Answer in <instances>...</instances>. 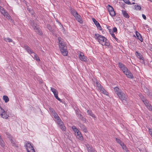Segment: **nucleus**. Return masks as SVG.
I'll return each instance as SVG.
<instances>
[{
  "label": "nucleus",
  "mask_w": 152,
  "mask_h": 152,
  "mask_svg": "<svg viewBox=\"0 0 152 152\" xmlns=\"http://www.w3.org/2000/svg\"><path fill=\"white\" fill-rule=\"evenodd\" d=\"M96 84L97 85V86L99 90H100L101 88L103 87L101 85V84L99 83H98L97 82L96 83Z\"/></svg>",
  "instance_id": "nucleus-40"
},
{
  "label": "nucleus",
  "mask_w": 152,
  "mask_h": 152,
  "mask_svg": "<svg viewBox=\"0 0 152 152\" xmlns=\"http://www.w3.org/2000/svg\"><path fill=\"white\" fill-rule=\"evenodd\" d=\"M140 62L142 63H145V61L144 59V58H141L140 59Z\"/></svg>",
  "instance_id": "nucleus-50"
},
{
  "label": "nucleus",
  "mask_w": 152,
  "mask_h": 152,
  "mask_svg": "<svg viewBox=\"0 0 152 152\" xmlns=\"http://www.w3.org/2000/svg\"><path fill=\"white\" fill-rule=\"evenodd\" d=\"M51 90L53 92V94H54L57 92V91L56 89L52 87H51Z\"/></svg>",
  "instance_id": "nucleus-42"
},
{
  "label": "nucleus",
  "mask_w": 152,
  "mask_h": 152,
  "mask_svg": "<svg viewBox=\"0 0 152 152\" xmlns=\"http://www.w3.org/2000/svg\"><path fill=\"white\" fill-rule=\"evenodd\" d=\"M122 14L124 17L126 18H129V16L126 11L122 10Z\"/></svg>",
  "instance_id": "nucleus-22"
},
{
  "label": "nucleus",
  "mask_w": 152,
  "mask_h": 152,
  "mask_svg": "<svg viewBox=\"0 0 152 152\" xmlns=\"http://www.w3.org/2000/svg\"><path fill=\"white\" fill-rule=\"evenodd\" d=\"M24 48L27 51L29 54H31L34 53L32 50L31 49V48L26 45H24Z\"/></svg>",
  "instance_id": "nucleus-12"
},
{
  "label": "nucleus",
  "mask_w": 152,
  "mask_h": 152,
  "mask_svg": "<svg viewBox=\"0 0 152 152\" xmlns=\"http://www.w3.org/2000/svg\"><path fill=\"white\" fill-rule=\"evenodd\" d=\"M142 18L144 20H146V17L145 15L142 14Z\"/></svg>",
  "instance_id": "nucleus-51"
},
{
  "label": "nucleus",
  "mask_w": 152,
  "mask_h": 152,
  "mask_svg": "<svg viewBox=\"0 0 152 152\" xmlns=\"http://www.w3.org/2000/svg\"><path fill=\"white\" fill-rule=\"evenodd\" d=\"M59 121V122H58L57 123L59 125L60 128L62 131H65L66 130L65 126H64V123L61 120Z\"/></svg>",
  "instance_id": "nucleus-11"
},
{
  "label": "nucleus",
  "mask_w": 152,
  "mask_h": 152,
  "mask_svg": "<svg viewBox=\"0 0 152 152\" xmlns=\"http://www.w3.org/2000/svg\"><path fill=\"white\" fill-rule=\"evenodd\" d=\"M135 4V3L134 2H133L132 4L131 3V4Z\"/></svg>",
  "instance_id": "nucleus-55"
},
{
  "label": "nucleus",
  "mask_w": 152,
  "mask_h": 152,
  "mask_svg": "<svg viewBox=\"0 0 152 152\" xmlns=\"http://www.w3.org/2000/svg\"><path fill=\"white\" fill-rule=\"evenodd\" d=\"M27 10L29 12L31 13V15H33L34 12L33 11L32 8H28Z\"/></svg>",
  "instance_id": "nucleus-30"
},
{
  "label": "nucleus",
  "mask_w": 152,
  "mask_h": 152,
  "mask_svg": "<svg viewBox=\"0 0 152 152\" xmlns=\"http://www.w3.org/2000/svg\"><path fill=\"white\" fill-rule=\"evenodd\" d=\"M92 20L94 23L96 25L97 27V28L98 29H99L100 31H102V28L101 27L100 24L99 23V22L97 21L96 19L94 18H92Z\"/></svg>",
  "instance_id": "nucleus-9"
},
{
  "label": "nucleus",
  "mask_w": 152,
  "mask_h": 152,
  "mask_svg": "<svg viewBox=\"0 0 152 152\" xmlns=\"http://www.w3.org/2000/svg\"><path fill=\"white\" fill-rule=\"evenodd\" d=\"M111 35L114 38L116 37H115V35L114 34V33L113 32H112V33L111 34Z\"/></svg>",
  "instance_id": "nucleus-52"
},
{
  "label": "nucleus",
  "mask_w": 152,
  "mask_h": 152,
  "mask_svg": "<svg viewBox=\"0 0 152 152\" xmlns=\"http://www.w3.org/2000/svg\"><path fill=\"white\" fill-rule=\"evenodd\" d=\"M79 57L80 60L83 61H87V58L85 56L83 53H80L79 55Z\"/></svg>",
  "instance_id": "nucleus-13"
},
{
  "label": "nucleus",
  "mask_w": 152,
  "mask_h": 152,
  "mask_svg": "<svg viewBox=\"0 0 152 152\" xmlns=\"http://www.w3.org/2000/svg\"><path fill=\"white\" fill-rule=\"evenodd\" d=\"M0 145L3 147L5 146L4 142L1 138V136L0 137Z\"/></svg>",
  "instance_id": "nucleus-26"
},
{
  "label": "nucleus",
  "mask_w": 152,
  "mask_h": 152,
  "mask_svg": "<svg viewBox=\"0 0 152 152\" xmlns=\"http://www.w3.org/2000/svg\"><path fill=\"white\" fill-rule=\"evenodd\" d=\"M140 97L142 100V101L144 102H145V101L147 100V99H145L144 98L143 96H142V95H140Z\"/></svg>",
  "instance_id": "nucleus-38"
},
{
  "label": "nucleus",
  "mask_w": 152,
  "mask_h": 152,
  "mask_svg": "<svg viewBox=\"0 0 152 152\" xmlns=\"http://www.w3.org/2000/svg\"><path fill=\"white\" fill-rule=\"evenodd\" d=\"M77 115L78 118H79V119H80L81 120L84 122L86 121V118H85L83 117L82 115L78 113L77 114Z\"/></svg>",
  "instance_id": "nucleus-19"
},
{
  "label": "nucleus",
  "mask_w": 152,
  "mask_h": 152,
  "mask_svg": "<svg viewBox=\"0 0 152 152\" xmlns=\"http://www.w3.org/2000/svg\"><path fill=\"white\" fill-rule=\"evenodd\" d=\"M135 9H136L137 10H140L141 9V7L140 5H135Z\"/></svg>",
  "instance_id": "nucleus-41"
},
{
  "label": "nucleus",
  "mask_w": 152,
  "mask_h": 152,
  "mask_svg": "<svg viewBox=\"0 0 152 152\" xmlns=\"http://www.w3.org/2000/svg\"><path fill=\"white\" fill-rule=\"evenodd\" d=\"M133 1H135V0H132Z\"/></svg>",
  "instance_id": "nucleus-58"
},
{
  "label": "nucleus",
  "mask_w": 152,
  "mask_h": 152,
  "mask_svg": "<svg viewBox=\"0 0 152 152\" xmlns=\"http://www.w3.org/2000/svg\"><path fill=\"white\" fill-rule=\"evenodd\" d=\"M31 26L33 27L35 31L38 34L41 35L42 34V30L39 28L38 26L36 24L32 22L31 23Z\"/></svg>",
  "instance_id": "nucleus-4"
},
{
  "label": "nucleus",
  "mask_w": 152,
  "mask_h": 152,
  "mask_svg": "<svg viewBox=\"0 0 152 152\" xmlns=\"http://www.w3.org/2000/svg\"><path fill=\"white\" fill-rule=\"evenodd\" d=\"M115 39L116 41H117L118 40V39L116 37H115V38H114Z\"/></svg>",
  "instance_id": "nucleus-54"
},
{
  "label": "nucleus",
  "mask_w": 152,
  "mask_h": 152,
  "mask_svg": "<svg viewBox=\"0 0 152 152\" xmlns=\"http://www.w3.org/2000/svg\"><path fill=\"white\" fill-rule=\"evenodd\" d=\"M143 103L148 110L150 111H152V106L147 100L145 101Z\"/></svg>",
  "instance_id": "nucleus-10"
},
{
  "label": "nucleus",
  "mask_w": 152,
  "mask_h": 152,
  "mask_svg": "<svg viewBox=\"0 0 152 152\" xmlns=\"http://www.w3.org/2000/svg\"><path fill=\"white\" fill-rule=\"evenodd\" d=\"M26 147L27 152H35L33 147L30 143H26Z\"/></svg>",
  "instance_id": "nucleus-7"
},
{
  "label": "nucleus",
  "mask_w": 152,
  "mask_h": 152,
  "mask_svg": "<svg viewBox=\"0 0 152 152\" xmlns=\"http://www.w3.org/2000/svg\"><path fill=\"white\" fill-rule=\"evenodd\" d=\"M87 148L88 152H94L93 151V148L92 146L87 147Z\"/></svg>",
  "instance_id": "nucleus-32"
},
{
  "label": "nucleus",
  "mask_w": 152,
  "mask_h": 152,
  "mask_svg": "<svg viewBox=\"0 0 152 152\" xmlns=\"http://www.w3.org/2000/svg\"><path fill=\"white\" fill-rule=\"evenodd\" d=\"M136 34L137 37L138 39L141 42H142L143 41V39L142 37L141 34L137 31L136 32Z\"/></svg>",
  "instance_id": "nucleus-17"
},
{
  "label": "nucleus",
  "mask_w": 152,
  "mask_h": 152,
  "mask_svg": "<svg viewBox=\"0 0 152 152\" xmlns=\"http://www.w3.org/2000/svg\"><path fill=\"white\" fill-rule=\"evenodd\" d=\"M75 134L77 136H78V138L80 140H83V137L82 134H81L79 130L76 132Z\"/></svg>",
  "instance_id": "nucleus-15"
},
{
  "label": "nucleus",
  "mask_w": 152,
  "mask_h": 152,
  "mask_svg": "<svg viewBox=\"0 0 152 152\" xmlns=\"http://www.w3.org/2000/svg\"><path fill=\"white\" fill-rule=\"evenodd\" d=\"M33 54H34V57H33L32 56L33 58H34V59H35L37 61H39L40 59L39 57L37 55L34 53H33Z\"/></svg>",
  "instance_id": "nucleus-27"
},
{
  "label": "nucleus",
  "mask_w": 152,
  "mask_h": 152,
  "mask_svg": "<svg viewBox=\"0 0 152 152\" xmlns=\"http://www.w3.org/2000/svg\"><path fill=\"white\" fill-rule=\"evenodd\" d=\"M4 9L0 6V12L2 13V12L4 10Z\"/></svg>",
  "instance_id": "nucleus-46"
},
{
  "label": "nucleus",
  "mask_w": 152,
  "mask_h": 152,
  "mask_svg": "<svg viewBox=\"0 0 152 152\" xmlns=\"http://www.w3.org/2000/svg\"><path fill=\"white\" fill-rule=\"evenodd\" d=\"M118 65L120 68L122 70L126 67L121 62H119L118 63Z\"/></svg>",
  "instance_id": "nucleus-24"
},
{
  "label": "nucleus",
  "mask_w": 152,
  "mask_h": 152,
  "mask_svg": "<svg viewBox=\"0 0 152 152\" xmlns=\"http://www.w3.org/2000/svg\"><path fill=\"white\" fill-rule=\"evenodd\" d=\"M114 90L117 95H118V94L121 91L119 88L117 87L114 88Z\"/></svg>",
  "instance_id": "nucleus-25"
},
{
  "label": "nucleus",
  "mask_w": 152,
  "mask_h": 152,
  "mask_svg": "<svg viewBox=\"0 0 152 152\" xmlns=\"http://www.w3.org/2000/svg\"><path fill=\"white\" fill-rule=\"evenodd\" d=\"M87 113L88 115H89L91 116L93 118H95V116L94 114L92 112L91 110H87Z\"/></svg>",
  "instance_id": "nucleus-23"
},
{
  "label": "nucleus",
  "mask_w": 152,
  "mask_h": 152,
  "mask_svg": "<svg viewBox=\"0 0 152 152\" xmlns=\"http://www.w3.org/2000/svg\"><path fill=\"white\" fill-rule=\"evenodd\" d=\"M47 27L48 28V29L51 31H53V29L51 27V26L50 25H48Z\"/></svg>",
  "instance_id": "nucleus-44"
},
{
  "label": "nucleus",
  "mask_w": 152,
  "mask_h": 152,
  "mask_svg": "<svg viewBox=\"0 0 152 152\" xmlns=\"http://www.w3.org/2000/svg\"><path fill=\"white\" fill-rule=\"evenodd\" d=\"M115 140L120 145H121V144H123V142L119 139L116 138Z\"/></svg>",
  "instance_id": "nucleus-35"
},
{
  "label": "nucleus",
  "mask_w": 152,
  "mask_h": 152,
  "mask_svg": "<svg viewBox=\"0 0 152 152\" xmlns=\"http://www.w3.org/2000/svg\"><path fill=\"white\" fill-rule=\"evenodd\" d=\"M117 31V28L116 27H114L113 28V32H112L115 33Z\"/></svg>",
  "instance_id": "nucleus-48"
},
{
  "label": "nucleus",
  "mask_w": 152,
  "mask_h": 152,
  "mask_svg": "<svg viewBox=\"0 0 152 152\" xmlns=\"http://www.w3.org/2000/svg\"><path fill=\"white\" fill-rule=\"evenodd\" d=\"M54 96L56 98V99H57L59 101H61V99H60L58 96V92H56L54 94Z\"/></svg>",
  "instance_id": "nucleus-31"
},
{
  "label": "nucleus",
  "mask_w": 152,
  "mask_h": 152,
  "mask_svg": "<svg viewBox=\"0 0 152 152\" xmlns=\"http://www.w3.org/2000/svg\"><path fill=\"white\" fill-rule=\"evenodd\" d=\"M2 12V13H1L3 15L7 18V19L10 21H13L11 16L6 11L4 10Z\"/></svg>",
  "instance_id": "nucleus-8"
},
{
  "label": "nucleus",
  "mask_w": 152,
  "mask_h": 152,
  "mask_svg": "<svg viewBox=\"0 0 152 152\" xmlns=\"http://www.w3.org/2000/svg\"><path fill=\"white\" fill-rule=\"evenodd\" d=\"M110 14L112 16H114L115 15V13L114 10L111 11V12H109Z\"/></svg>",
  "instance_id": "nucleus-37"
},
{
  "label": "nucleus",
  "mask_w": 152,
  "mask_h": 152,
  "mask_svg": "<svg viewBox=\"0 0 152 152\" xmlns=\"http://www.w3.org/2000/svg\"><path fill=\"white\" fill-rule=\"evenodd\" d=\"M94 37L102 45L109 46L110 45L108 40L105 37L99 34H95Z\"/></svg>",
  "instance_id": "nucleus-1"
},
{
  "label": "nucleus",
  "mask_w": 152,
  "mask_h": 152,
  "mask_svg": "<svg viewBox=\"0 0 152 152\" xmlns=\"http://www.w3.org/2000/svg\"><path fill=\"white\" fill-rule=\"evenodd\" d=\"M108 11L109 12H111V11H113L114 10L112 6H110V5H108Z\"/></svg>",
  "instance_id": "nucleus-33"
},
{
  "label": "nucleus",
  "mask_w": 152,
  "mask_h": 152,
  "mask_svg": "<svg viewBox=\"0 0 152 152\" xmlns=\"http://www.w3.org/2000/svg\"><path fill=\"white\" fill-rule=\"evenodd\" d=\"M7 135H8V137L9 138V139L10 140V141L11 142L12 144V146H14V147H17L18 146L15 143V141H13L12 140V137L10 135V134H9L8 133V134Z\"/></svg>",
  "instance_id": "nucleus-14"
},
{
  "label": "nucleus",
  "mask_w": 152,
  "mask_h": 152,
  "mask_svg": "<svg viewBox=\"0 0 152 152\" xmlns=\"http://www.w3.org/2000/svg\"><path fill=\"white\" fill-rule=\"evenodd\" d=\"M128 69L127 67H126L123 69L122 70L124 74L127 71H128Z\"/></svg>",
  "instance_id": "nucleus-47"
},
{
  "label": "nucleus",
  "mask_w": 152,
  "mask_h": 152,
  "mask_svg": "<svg viewBox=\"0 0 152 152\" xmlns=\"http://www.w3.org/2000/svg\"><path fill=\"white\" fill-rule=\"evenodd\" d=\"M71 14L74 16L75 19L80 23H83V20L80 15H79L77 12L74 10H71Z\"/></svg>",
  "instance_id": "nucleus-3"
},
{
  "label": "nucleus",
  "mask_w": 152,
  "mask_h": 152,
  "mask_svg": "<svg viewBox=\"0 0 152 152\" xmlns=\"http://www.w3.org/2000/svg\"><path fill=\"white\" fill-rule=\"evenodd\" d=\"M58 41L59 47L61 53L64 56H67L68 54V51L66 46L64 43L61 42L59 39H58Z\"/></svg>",
  "instance_id": "nucleus-2"
},
{
  "label": "nucleus",
  "mask_w": 152,
  "mask_h": 152,
  "mask_svg": "<svg viewBox=\"0 0 152 152\" xmlns=\"http://www.w3.org/2000/svg\"><path fill=\"white\" fill-rule=\"evenodd\" d=\"M124 74L128 77L130 78H132L133 77L132 74L129 70H128V71H127Z\"/></svg>",
  "instance_id": "nucleus-16"
},
{
  "label": "nucleus",
  "mask_w": 152,
  "mask_h": 152,
  "mask_svg": "<svg viewBox=\"0 0 152 152\" xmlns=\"http://www.w3.org/2000/svg\"><path fill=\"white\" fill-rule=\"evenodd\" d=\"M80 128L85 132H87V130L86 127L84 125L82 124H80Z\"/></svg>",
  "instance_id": "nucleus-20"
},
{
  "label": "nucleus",
  "mask_w": 152,
  "mask_h": 152,
  "mask_svg": "<svg viewBox=\"0 0 152 152\" xmlns=\"http://www.w3.org/2000/svg\"><path fill=\"white\" fill-rule=\"evenodd\" d=\"M121 145L122 146V149L124 150H125L127 148L126 146L124 145L123 143V144H121Z\"/></svg>",
  "instance_id": "nucleus-45"
},
{
  "label": "nucleus",
  "mask_w": 152,
  "mask_h": 152,
  "mask_svg": "<svg viewBox=\"0 0 152 152\" xmlns=\"http://www.w3.org/2000/svg\"><path fill=\"white\" fill-rule=\"evenodd\" d=\"M4 40L7 42H12V39L7 38H5L4 39Z\"/></svg>",
  "instance_id": "nucleus-34"
},
{
  "label": "nucleus",
  "mask_w": 152,
  "mask_h": 152,
  "mask_svg": "<svg viewBox=\"0 0 152 152\" xmlns=\"http://www.w3.org/2000/svg\"><path fill=\"white\" fill-rule=\"evenodd\" d=\"M99 90L100 91L104 94L106 95H108V93L104 88L102 87Z\"/></svg>",
  "instance_id": "nucleus-18"
},
{
  "label": "nucleus",
  "mask_w": 152,
  "mask_h": 152,
  "mask_svg": "<svg viewBox=\"0 0 152 152\" xmlns=\"http://www.w3.org/2000/svg\"><path fill=\"white\" fill-rule=\"evenodd\" d=\"M117 95L118 96L119 98L122 101H126L128 97L127 95L124 94L123 92L121 91Z\"/></svg>",
  "instance_id": "nucleus-6"
},
{
  "label": "nucleus",
  "mask_w": 152,
  "mask_h": 152,
  "mask_svg": "<svg viewBox=\"0 0 152 152\" xmlns=\"http://www.w3.org/2000/svg\"><path fill=\"white\" fill-rule=\"evenodd\" d=\"M53 115L54 116V118L55 119H56L57 120V123L58 122H59L60 120H61V119H60V118L58 115V114L56 113H55L54 114H53L52 115Z\"/></svg>",
  "instance_id": "nucleus-21"
},
{
  "label": "nucleus",
  "mask_w": 152,
  "mask_h": 152,
  "mask_svg": "<svg viewBox=\"0 0 152 152\" xmlns=\"http://www.w3.org/2000/svg\"><path fill=\"white\" fill-rule=\"evenodd\" d=\"M49 110L50 112L52 113V115L56 113L54 110L53 108L51 107L50 108Z\"/></svg>",
  "instance_id": "nucleus-36"
},
{
  "label": "nucleus",
  "mask_w": 152,
  "mask_h": 152,
  "mask_svg": "<svg viewBox=\"0 0 152 152\" xmlns=\"http://www.w3.org/2000/svg\"><path fill=\"white\" fill-rule=\"evenodd\" d=\"M72 129L75 132V134L77 132L78 130L75 127V126H73L72 127Z\"/></svg>",
  "instance_id": "nucleus-39"
},
{
  "label": "nucleus",
  "mask_w": 152,
  "mask_h": 152,
  "mask_svg": "<svg viewBox=\"0 0 152 152\" xmlns=\"http://www.w3.org/2000/svg\"><path fill=\"white\" fill-rule=\"evenodd\" d=\"M150 50L151 51H152V48H150Z\"/></svg>",
  "instance_id": "nucleus-56"
},
{
  "label": "nucleus",
  "mask_w": 152,
  "mask_h": 152,
  "mask_svg": "<svg viewBox=\"0 0 152 152\" xmlns=\"http://www.w3.org/2000/svg\"><path fill=\"white\" fill-rule=\"evenodd\" d=\"M3 99L6 103L7 102L9 101V99L8 97L6 96H3Z\"/></svg>",
  "instance_id": "nucleus-29"
},
{
  "label": "nucleus",
  "mask_w": 152,
  "mask_h": 152,
  "mask_svg": "<svg viewBox=\"0 0 152 152\" xmlns=\"http://www.w3.org/2000/svg\"><path fill=\"white\" fill-rule=\"evenodd\" d=\"M125 150L126 152H129V150L127 148Z\"/></svg>",
  "instance_id": "nucleus-53"
},
{
  "label": "nucleus",
  "mask_w": 152,
  "mask_h": 152,
  "mask_svg": "<svg viewBox=\"0 0 152 152\" xmlns=\"http://www.w3.org/2000/svg\"><path fill=\"white\" fill-rule=\"evenodd\" d=\"M124 1L126 4H131V3L129 1V0H123Z\"/></svg>",
  "instance_id": "nucleus-43"
},
{
  "label": "nucleus",
  "mask_w": 152,
  "mask_h": 152,
  "mask_svg": "<svg viewBox=\"0 0 152 152\" xmlns=\"http://www.w3.org/2000/svg\"><path fill=\"white\" fill-rule=\"evenodd\" d=\"M0 116L3 118L7 119L9 117V115L7 114L4 109H3L0 106Z\"/></svg>",
  "instance_id": "nucleus-5"
},
{
  "label": "nucleus",
  "mask_w": 152,
  "mask_h": 152,
  "mask_svg": "<svg viewBox=\"0 0 152 152\" xmlns=\"http://www.w3.org/2000/svg\"><path fill=\"white\" fill-rule=\"evenodd\" d=\"M151 2H152V0H149Z\"/></svg>",
  "instance_id": "nucleus-57"
},
{
  "label": "nucleus",
  "mask_w": 152,
  "mask_h": 152,
  "mask_svg": "<svg viewBox=\"0 0 152 152\" xmlns=\"http://www.w3.org/2000/svg\"><path fill=\"white\" fill-rule=\"evenodd\" d=\"M135 54L137 57L139 58L140 59L143 58L141 54L140 53H138V52H136Z\"/></svg>",
  "instance_id": "nucleus-28"
},
{
  "label": "nucleus",
  "mask_w": 152,
  "mask_h": 152,
  "mask_svg": "<svg viewBox=\"0 0 152 152\" xmlns=\"http://www.w3.org/2000/svg\"><path fill=\"white\" fill-rule=\"evenodd\" d=\"M148 132L149 134L151 135L152 137V129H149L148 130Z\"/></svg>",
  "instance_id": "nucleus-49"
}]
</instances>
